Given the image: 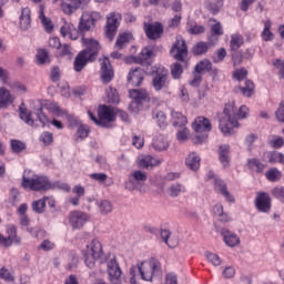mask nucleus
<instances>
[{"label":"nucleus","instance_id":"nucleus-1","mask_svg":"<svg viewBox=\"0 0 284 284\" xmlns=\"http://www.w3.org/2000/svg\"><path fill=\"white\" fill-rule=\"evenodd\" d=\"M250 116V108L242 105L236 113V106L234 102H230L224 106V116L220 119V130L224 136H231L236 131L234 128H239V119H247Z\"/></svg>","mask_w":284,"mask_h":284},{"label":"nucleus","instance_id":"nucleus-2","mask_svg":"<svg viewBox=\"0 0 284 284\" xmlns=\"http://www.w3.org/2000/svg\"><path fill=\"white\" fill-rule=\"evenodd\" d=\"M84 43L87 44V48L78 53L73 62V70L75 72H81L88 63L97 61L99 50H101V44H99V41L94 39H85Z\"/></svg>","mask_w":284,"mask_h":284},{"label":"nucleus","instance_id":"nucleus-3","mask_svg":"<svg viewBox=\"0 0 284 284\" xmlns=\"http://www.w3.org/2000/svg\"><path fill=\"white\" fill-rule=\"evenodd\" d=\"M82 255L84 257V263L90 270L94 268L97 261L103 264L108 261L105 253L103 252V244L99 239H93L85 248L82 250Z\"/></svg>","mask_w":284,"mask_h":284},{"label":"nucleus","instance_id":"nucleus-4","mask_svg":"<svg viewBox=\"0 0 284 284\" xmlns=\"http://www.w3.org/2000/svg\"><path fill=\"white\" fill-rule=\"evenodd\" d=\"M139 275L142 281H152L154 276H159L162 272L161 262L155 257H151L144 262H138Z\"/></svg>","mask_w":284,"mask_h":284},{"label":"nucleus","instance_id":"nucleus-5","mask_svg":"<svg viewBox=\"0 0 284 284\" xmlns=\"http://www.w3.org/2000/svg\"><path fill=\"white\" fill-rule=\"evenodd\" d=\"M22 187L32 190L33 192H45V190H50V187H52V184L45 176L33 175L30 178L24 174L22 176Z\"/></svg>","mask_w":284,"mask_h":284},{"label":"nucleus","instance_id":"nucleus-6","mask_svg":"<svg viewBox=\"0 0 284 284\" xmlns=\"http://www.w3.org/2000/svg\"><path fill=\"white\" fill-rule=\"evenodd\" d=\"M100 20H101V13L97 11H84L80 19L78 30L80 32H88L89 30H92V28L97 26V21H100Z\"/></svg>","mask_w":284,"mask_h":284},{"label":"nucleus","instance_id":"nucleus-7","mask_svg":"<svg viewBox=\"0 0 284 284\" xmlns=\"http://www.w3.org/2000/svg\"><path fill=\"white\" fill-rule=\"evenodd\" d=\"M121 13L111 12L106 16V24H105V37L109 41H113L114 37H116V31L121 26Z\"/></svg>","mask_w":284,"mask_h":284},{"label":"nucleus","instance_id":"nucleus-8","mask_svg":"<svg viewBox=\"0 0 284 284\" xmlns=\"http://www.w3.org/2000/svg\"><path fill=\"white\" fill-rule=\"evenodd\" d=\"M170 54L171 57H173V59H175V61H181L182 63H185V59H187V44L185 43V40H183V38H176L170 50Z\"/></svg>","mask_w":284,"mask_h":284},{"label":"nucleus","instance_id":"nucleus-9","mask_svg":"<svg viewBox=\"0 0 284 284\" xmlns=\"http://www.w3.org/2000/svg\"><path fill=\"white\" fill-rule=\"evenodd\" d=\"M152 85L156 92H160V90H165L170 87V74L168 73V69L160 67L156 70L152 80Z\"/></svg>","mask_w":284,"mask_h":284},{"label":"nucleus","instance_id":"nucleus-10","mask_svg":"<svg viewBox=\"0 0 284 284\" xmlns=\"http://www.w3.org/2000/svg\"><path fill=\"white\" fill-rule=\"evenodd\" d=\"M129 94L131 99H133V101L129 105V110H131V112H139V105H141V103H143L144 101L150 100V95L144 89H133L129 91Z\"/></svg>","mask_w":284,"mask_h":284},{"label":"nucleus","instance_id":"nucleus-11","mask_svg":"<svg viewBox=\"0 0 284 284\" xmlns=\"http://www.w3.org/2000/svg\"><path fill=\"white\" fill-rule=\"evenodd\" d=\"M98 116L100 119V128H110V123L115 121L114 108L100 105L98 108Z\"/></svg>","mask_w":284,"mask_h":284},{"label":"nucleus","instance_id":"nucleus-12","mask_svg":"<svg viewBox=\"0 0 284 284\" xmlns=\"http://www.w3.org/2000/svg\"><path fill=\"white\" fill-rule=\"evenodd\" d=\"M90 221V215L83 211H73L69 215V223L73 230H81Z\"/></svg>","mask_w":284,"mask_h":284},{"label":"nucleus","instance_id":"nucleus-13","mask_svg":"<svg viewBox=\"0 0 284 284\" xmlns=\"http://www.w3.org/2000/svg\"><path fill=\"white\" fill-rule=\"evenodd\" d=\"M100 74L103 83H110L114 79V69H112L110 58L100 59Z\"/></svg>","mask_w":284,"mask_h":284},{"label":"nucleus","instance_id":"nucleus-14","mask_svg":"<svg viewBox=\"0 0 284 284\" xmlns=\"http://www.w3.org/2000/svg\"><path fill=\"white\" fill-rule=\"evenodd\" d=\"M106 272L109 276V281L116 284L121 278V267L119 266V262H116V257H112L106 262Z\"/></svg>","mask_w":284,"mask_h":284},{"label":"nucleus","instance_id":"nucleus-15","mask_svg":"<svg viewBox=\"0 0 284 284\" xmlns=\"http://www.w3.org/2000/svg\"><path fill=\"white\" fill-rule=\"evenodd\" d=\"M144 32L148 39H151V41H156V39H161V36L163 34V24L160 22H144Z\"/></svg>","mask_w":284,"mask_h":284},{"label":"nucleus","instance_id":"nucleus-16","mask_svg":"<svg viewBox=\"0 0 284 284\" xmlns=\"http://www.w3.org/2000/svg\"><path fill=\"white\" fill-rule=\"evenodd\" d=\"M145 79V69L143 67H138L129 72L128 83L133 85V88H139Z\"/></svg>","mask_w":284,"mask_h":284},{"label":"nucleus","instance_id":"nucleus-17","mask_svg":"<svg viewBox=\"0 0 284 284\" xmlns=\"http://www.w3.org/2000/svg\"><path fill=\"white\" fill-rule=\"evenodd\" d=\"M90 0H62L60 8L64 14H74L82 3H88Z\"/></svg>","mask_w":284,"mask_h":284},{"label":"nucleus","instance_id":"nucleus-18","mask_svg":"<svg viewBox=\"0 0 284 284\" xmlns=\"http://www.w3.org/2000/svg\"><path fill=\"white\" fill-rule=\"evenodd\" d=\"M194 132L203 134V132H212V122L205 116H197L192 124Z\"/></svg>","mask_w":284,"mask_h":284},{"label":"nucleus","instance_id":"nucleus-19","mask_svg":"<svg viewBox=\"0 0 284 284\" xmlns=\"http://www.w3.org/2000/svg\"><path fill=\"white\" fill-rule=\"evenodd\" d=\"M255 205L258 212H270L272 210V199L267 193H258L255 200Z\"/></svg>","mask_w":284,"mask_h":284},{"label":"nucleus","instance_id":"nucleus-20","mask_svg":"<svg viewBox=\"0 0 284 284\" xmlns=\"http://www.w3.org/2000/svg\"><path fill=\"white\" fill-rule=\"evenodd\" d=\"M145 181H148V173L143 172V171H133L131 173V178L130 181L126 182L125 187L126 190H135L136 186H134V183H136L138 185L141 183H145Z\"/></svg>","mask_w":284,"mask_h":284},{"label":"nucleus","instance_id":"nucleus-21","mask_svg":"<svg viewBox=\"0 0 284 284\" xmlns=\"http://www.w3.org/2000/svg\"><path fill=\"white\" fill-rule=\"evenodd\" d=\"M36 116L38 121L41 123L42 128H45V125H50L51 123V125L57 128V130H63V123L57 119L50 121V119H48V115L43 113V109H38L36 112Z\"/></svg>","mask_w":284,"mask_h":284},{"label":"nucleus","instance_id":"nucleus-22","mask_svg":"<svg viewBox=\"0 0 284 284\" xmlns=\"http://www.w3.org/2000/svg\"><path fill=\"white\" fill-rule=\"evenodd\" d=\"M214 190L222 194L229 203H234V195H231L230 191H227V184L223 180L214 178Z\"/></svg>","mask_w":284,"mask_h":284},{"label":"nucleus","instance_id":"nucleus-23","mask_svg":"<svg viewBox=\"0 0 284 284\" xmlns=\"http://www.w3.org/2000/svg\"><path fill=\"white\" fill-rule=\"evenodd\" d=\"M163 163L162 159L152 156V155H143L139 158V166L144 168V170H150V168H156Z\"/></svg>","mask_w":284,"mask_h":284},{"label":"nucleus","instance_id":"nucleus-24","mask_svg":"<svg viewBox=\"0 0 284 284\" xmlns=\"http://www.w3.org/2000/svg\"><path fill=\"white\" fill-rule=\"evenodd\" d=\"M14 103V95L6 87H0V110H6Z\"/></svg>","mask_w":284,"mask_h":284},{"label":"nucleus","instance_id":"nucleus-25","mask_svg":"<svg viewBox=\"0 0 284 284\" xmlns=\"http://www.w3.org/2000/svg\"><path fill=\"white\" fill-rule=\"evenodd\" d=\"M152 57H154V51L150 48H143L141 53L135 58V61L142 65H146V70L152 64Z\"/></svg>","mask_w":284,"mask_h":284},{"label":"nucleus","instance_id":"nucleus-26","mask_svg":"<svg viewBox=\"0 0 284 284\" xmlns=\"http://www.w3.org/2000/svg\"><path fill=\"white\" fill-rule=\"evenodd\" d=\"M60 32L62 37H68L72 41H77L79 39V32L81 31L77 30V28L74 27V24H72V22H65L64 26L60 28Z\"/></svg>","mask_w":284,"mask_h":284},{"label":"nucleus","instance_id":"nucleus-27","mask_svg":"<svg viewBox=\"0 0 284 284\" xmlns=\"http://www.w3.org/2000/svg\"><path fill=\"white\" fill-rule=\"evenodd\" d=\"M221 234H222L226 245H229V247H236V245H239V243H241L239 235H236L235 233H232L230 230L223 229Z\"/></svg>","mask_w":284,"mask_h":284},{"label":"nucleus","instance_id":"nucleus-28","mask_svg":"<svg viewBox=\"0 0 284 284\" xmlns=\"http://www.w3.org/2000/svg\"><path fill=\"white\" fill-rule=\"evenodd\" d=\"M185 164L189 170L196 172L201 168V158L195 152H192L186 156Z\"/></svg>","mask_w":284,"mask_h":284},{"label":"nucleus","instance_id":"nucleus-29","mask_svg":"<svg viewBox=\"0 0 284 284\" xmlns=\"http://www.w3.org/2000/svg\"><path fill=\"white\" fill-rule=\"evenodd\" d=\"M152 146L156 152H165L170 148V143L163 135H158L152 142Z\"/></svg>","mask_w":284,"mask_h":284},{"label":"nucleus","instance_id":"nucleus-30","mask_svg":"<svg viewBox=\"0 0 284 284\" xmlns=\"http://www.w3.org/2000/svg\"><path fill=\"white\" fill-rule=\"evenodd\" d=\"M171 118L174 128H183L187 123V118H185V115L179 111H172Z\"/></svg>","mask_w":284,"mask_h":284},{"label":"nucleus","instance_id":"nucleus-31","mask_svg":"<svg viewBox=\"0 0 284 284\" xmlns=\"http://www.w3.org/2000/svg\"><path fill=\"white\" fill-rule=\"evenodd\" d=\"M220 161L224 168L230 165V144H224L220 146L219 152Z\"/></svg>","mask_w":284,"mask_h":284},{"label":"nucleus","instance_id":"nucleus-32","mask_svg":"<svg viewBox=\"0 0 284 284\" xmlns=\"http://www.w3.org/2000/svg\"><path fill=\"white\" fill-rule=\"evenodd\" d=\"M153 119L156 121L159 128L161 130H165L168 128V118L165 116V113L161 110H154L153 111Z\"/></svg>","mask_w":284,"mask_h":284},{"label":"nucleus","instance_id":"nucleus-33","mask_svg":"<svg viewBox=\"0 0 284 284\" xmlns=\"http://www.w3.org/2000/svg\"><path fill=\"white\" fill-rule=\"evenodd\" d=\"M185 192H187V189L181 183L172 184L168 190L169 195H171L173 199L181 196V194H185Z\"/></svg>","mask_w":284,"mask_h":284},{"label":"nucleus","instance_id":"nucleus-34","mask_svg":"<svg viewBox=\"0 0 284 284\" xmlns=\"http://www.w3.org/2000/svg\"><path fill=\"white\" fill-rule=\"evenodd\" d=\"M30 8H23L20 16V28L22 30H28L30 28Z\"/></svg>","mask_w":284,"mask_h":284},{"label":"nucleus","instance_id":"nucleus-35","mask_svg":"<svg viewBox=\"0 0 284 284\" xmlns=\"http://www.w3.org/2000/svg\"><path fill=\"white\" fill-rule=\"evenodd\" d=\"M204 6L209 10V12H211V14H219V11L223 6V0H216L215 2L212 0H206L204 2Z\"/></svg>","mask_w":284,"mask_h":284},{"label":"nucleus","instance_id":"nucleus-36","mask_svg":"<svg viewBox=\"0 0 284 284\" xmlns=\"http://www.w3.org/2000/svg\"><path fill=\"white\" fill-rule=\"evenodd\" d=\"M243 43H245L243 36L241 34L231 36L230 48L232 52H236L241 48V45H243Z\"/></svg>","mask_w":284,"mask_h":284},{"label":"nucleus","instance_id":"nucleus-37","mask_svg":"<svg viewBox=\"0 0 284 284\" xmlns=\"http://www.w3.org/2000/svg\"><path fill=\"white\" fill-rule=\"evenodd\" d=\"M130 39H132V34L120 33L115 41V48H118V50H123V48L130 43Z\"/></svg>","mask_w":284,"mask_h":284},{"label":"nucleus","instance_id":"nucleus-38","mask_svg":"<svg viewBox=\"0 0 284 284\" xmlns=\"http://www.w3.org/2000/svg\"><path fill=\"white\" fill-rule=\"evenodd\" d=\"M39 19L47 32H52L54 26L52 24L51 19L45 18V13L43 12V6H40Z\"/></svg>","mask_w":284,"mask_h":284},{"label":"nucleus","instance_id":"nucleus-39","mask_svg":"<svg viewBox=\"0 0 284 284\" xmlns=\"http://www.w3.org/2000/svg\"><path fill=\"white\" fill-rule=\"evenodd\" d=\"M265 176L267 181H271V183H276V181H281L283 173H281L278 169L272 168L265 173Z\"/></svg>","mask_w":284,"mask_h":284},{"label":"nucleus","instance_id":"nucleus-40","mask_svg":"<svg viewBox=\"0 0 284 284\" xmlns=\"http://www.w3.org/2000/svg\"><path fill=\"white\" fill-rule=\"evenodd\" d=\"M248 169L252 170V172H256L257 174H261L263 170H265V164L261 163L257 159H251L248 160Z\"/></svg>","mask_w":284,"mask_h":284},{"label":"nucleus","instance_id":"nucleus-41","mask_svg":"<svg viewBox=\"0 0 284 284\" xmlns=\"http://www.w3.org/2000/svg\"><path fill=\"white\" fill-rule=\"evenodd\" d=\"M20 119L27 123V125H34V120L32 119V113L27 108H19Z\"/></svg>","mask_w":284,"mask_h":284},{"label":"nucleus","instance_id":"nucleus-42","mask_svg":"<svg viewBox=\"0 0 284 284\" xmlns=\"http://www.w3.org/2000/svg\"><path fill=\"white\" fill-rule=\"evenodd\" d=\"M272 21L267 20L264 23V30L262 31L263 41H272L274 39V33H272Z\"/></svg>","mask_w":284,"mask_h":284},{"label":"nucleus","instance_id":"nucleus-43","mask_svg":"<svg viewBox=\"0 0 284 284\" xmlns=\"http://www.w3.org/2000/svg\"><path fill=\"white\" fill-rule=\"evenodd\" d=\"M37 63L39 65H45V63H50V55H48V51L45 49H39L37 52Z\"/></svg>","mask_w":284,"mask_h":284},{"label":"nucleus","instance_id":"nucleus-44","mask_svg":"<svg viewBox=\"0 0 284 284\" xmlns=\"http://www.w3.org/2000/svg\"><path fill=\"white\" fill-rule=\"evenodd\" d=\"M207 50H210V44L207 42L201 41V42H197L193 48V54L199 57L201 54H205Z\"/></svg>","mask_w":284,"mask_h":284},{"label":"nucleus","instance_id":"nucleus-45","mask_svg":"<svg viewBox=\"0 0 284 284\" xmlns=\"http://www.w3.org/2000/svg\"><path fill=\"white\" fill-rule=\"evenodd\" d=\"M210 70H212V62H210V60L200 61L195 65V72L200 74H203V72H210Z\"/></svg>","mask_w":284,"mask_h":284},{"label":"nucleus","instance_id":"nucleus-46","mask_svg":"<svg viewBox=\"0 0 284 284\" xmlns=\"http://www.w3.org/2000/svg\"><path fill=\"white\" fill-rule=\"evenodd\" d=\"M225 57H227V51L225 48H220L213 53L212 61L213 63H221L222 61H225Z\"/></svg>","mask_w":284,"mask_h":284},{"label":"nucleus","instance_id":"nucleus-47","mask_svg":"<svg viewBox=\"0 0 284 284\" xmlns=\"http://www.w3.org/2000/svg\"><path fill=\"white\" fill-rule=\"evenodd\" d=\"M97 205L101 214H110V212H112V202L108 200H101Z\"/></svg>","mask_w":284,"mask_h":284},{"label":"nucleus","instance_id":"nucleus-48","mask_svg":"<svg viewBox=\"0 0 284 284\" xmlns=\"http://www.w3.org/2000/svg\"><path fill=\"white\" fill-rule=\"evenodd\" d=\"M187 32L190 34H203V32H205V27L194 22H187Z\"/></svg>","mask_w":284,"mask_h":284},{"label":"nucleus","instance_id":"nucleus-49","mask_svg":"<svg viewBox=\"0 0 284 284\" xmlns=\"http://www.w3.org/2000/svg\"><path fill=\"white\" fill-rule=\"evenodd\" d=\"M7 234H8V239L11 240V242L13 243H21V237L17 236V226L14 225H8L7 226Z\"/></svg>","mask_w":284,"mask_h":284},{"label":"nucleus","instance_id":"nucleus-50","mask_svg":"<svg viewBox=\"0 0 284 284\" xmlns=\"http://www.w3.org/2000/svg\"><path fill=\"white\" fill-rule=\"evenodd\" d=\"M268 163H282L284 164V154L281 152H270L267 153Z\"/></svg>","mask_w":284,"mask_h":284},{"label":"nucleus","instance_id":"nucleus-51","mask_svg":"<svg viewBox=\"0 0 284 284\" xmlns=\"http://www.w3.org/2000/svg\"><path fill=\"white\" fill-rule=\"evenodd\" d=\"M243 97H252L254 94V82L246 80L245 85L240 88Z\"/></svg>","mask_w":284,"mask_h":284},{"label":"nucleus","instance_id":"nucleus-52","mask_svg":"<svg viewBox=\"0 0 284 284\" xmlns=\"http://www.w3.org/2000/svg\"><path fill=\"white\" fill-rule=\"evenodd\" d=\"M11 150L14 154H21L23 150H26V143L19 141V140H11L10 142Z\"/></svg>","mask_w":284,"mask_h":284},{"label":"nucleus","instance_id":"nucleus-53","mask_svg":"<svg viewBox=\"0 0 284 284\" xmlns=\"http://www.w3.org/2000/svg\"><path fill=\"white\" fill-rule=\"evenodd\" d=\"M32 210L37 214H43V212H45V199L34 201L32 203Z\"/></svg>","mask_w":284,"mask_h":284},{"label":"nucleus","instance_id":"nucleus-54","mask_svg":"<svg viewBox=\"0 0 284 284\" xmlns=\"http://www.w3.org/2000/svg\"><path fill=\"white\" fill-rule=\"evenodd\" d=\"M181 74H183V65L181 63L175 62L171 65V75L173 79H181Z\"/></svg>","mask_w":284,"mask_h":284},{"label":"nucleus","instance_id":"nucleus-55","mask_svg":"<svg viewBox=\"0 0 284 284\" xmlns=\"http://www.w3.org/2000/svg\"><path fill=\"white\" fill-rule=\"evenodd\" d=\"M205 256L207 258V262L212 263V265H214L215 267H219V265H221V257L216 253L207 251L205 252Z\"/></svg>","mask_w":284,"mask_h":284},{"label":"nucleus","instance_id":"nucleus-56","mask_svg":"<svg viewBox=\"0 0 284 284\" xmlns=\"http://www.w3.org/2000/svg\"><path fill=\"white\" fill-rule=\"evenodd\" d=\"M57 54L58 57H70V54H72V49L69 44H60Z\"/></svg>","mask_w":284,"mask_h":284},{"label":"nucleus","instance_id":"nucleus-57","mask_svg":"<svg viewBox=\"0 0 284 284\" xmlns=\"http://www.w3.org/2000/svg\"><path fill=\"white\" fill-rule=\"evenodd\" d=\"M233 79H236V81H244V79H247V70L245 68L235 70L233 72Z\"/></svg>","mask_w":284,"mask_h":284},{"label":"nucleus","instance_id":"nucleus-58","mask_svg":"<svg viewBox=\"0 0 284 284\" xmlns=\"http://www.w3.org/2000/svg\"><path fill=\"white\" fill-rule=\"evenodd\" d=\"M0 278L6 281V283H11L14 281V276H12V273H10V271H8L6 267L0 270Z\"/></svg>","mask_w":284,"mask_h":284},{"label":"nucleus","instance_id":"nucleus-59","mask_svg":"<svg viewBox=\"0 0 284 284\" xmlns=\"http://www.w3.org/2000/svg\"><path fill=\"white\" fill-rule=\"evenodd\" d=\"M90 134V126L85 125V124H81L78 128V136L79 139H88Z\"/></svg>","mask_w":284,"mask_h":284},{"label":"nucleus","instance_id":"nucleus-60","mask_svg":"<svg viewBox=\"0 0 284 284\" xmlns=\"http://www.w3.org/2000/svg\"><path fill=\"white\" fill-rule=\"evenodd\" d=\"M90 179L98 181V183H105L108 181V174L105 173H91Z\"/></svg>","mask_w":284,"mask_h":284},{"label":"nucleus","instance_id":"nucleus-61","mask_svg":"<svg viewBox=\"0 0 284 284\" xmlns=\"http://www.w3.org/2000/svg\"><path fill=\"white\" fill-rule=\"evenodd\" d=\"M272 196L275 199H280V201H284V186H276L271 192Z\"/></svg>","mask_w":284,"mask_h":284},{"label":"nucleus","instance_id":"nucleus-62","mask_svg":"<svg viewBox=\"0 0 284 284\" xmlns=\"http://www.w3.org/2000/svg\"><path fill=\"white\" fill-rule=\"evenodd\" d=\"M181 130L178 131V140L179 141H187V136H190V130L185 126H180Z\"/></svg>","mask_w":284,"mask_h":284},{"label":"nucleus","instance_id":"nucleus-63","mask_svg":"<svg viewBox=\"0 0 284 284\" xmlns=\"http://www.w3.org/2000/svg\"><path fill=\"white\" fill-rule=\"evenodd\" d=\"M272 148H274L275 150H278V148H283L284 145V140L281 136H274L271 141H270Z\"/></svg>","mask_w":284,"mask_h":284},{"label":"nucleus","instance_id":"nucleus-64","mask_svg":"<svg viewBox=\"0 0 284 284\" xmlns=\"http://www.w3.org/2000/svg\"><path fill=\"white\" fill-rule=\"evenodd\" d=\"M273 65L280 70V79H284V62L277 59L273 62Z\"/></svg>","mask_w":284,"mask_h":284}]
</instances>
